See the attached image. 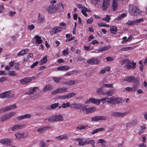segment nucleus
<instances>
[{"label":"nucleus","mask_w":147,"mask_h":147,"mask_svg":"<svg viewBox=\"0 0 147 147\" xmlns=\"http://www.w3.org/2000/svg\"><path fill=\"white\" fill-rule=\"evenodd\" d=\"M129 12L131 15L136 16L140 13L141 11L136 6H133L130 7Z\"/></svg>","instance_id":"4"},{"label":"nucleus","mask_w":147,"mask_h":147,"mask_svg":"<svg viewBox=\"0 0 147 147\" xmlns=\"http://www.w3.org/2000/svg\"><path fill=\"white\" fill-rule=\"evenodd\" d=\"M93 21V18L91 17L89 19H88L87 20V23L88 24H90Z\"/></svg>","instance_id":"63"},{"label":"nucleus","mask_w":147,"mask_h":147,"mask_svg":"<svg viewBox=\"0 0 147 147\" xmlns=\"http://www.w3.org/2000/svg\"><path fill=\"white\" fill-rule=\"evenodd\" d=\"M88 127V125L87 126H84L82 125H79L78 127H76V129H79L80 130H82V129H85L86 127Z\"/></svg>","instance_id":"52"},{"label":"nucleus","mask_w":147,"mask_h":147,"mask_svg":"<svg viewBox=\"0 0 147 147\" xmlns=\"http://www.w3.org/2000/svg\"><path fill=\"white\" fill-rule=\"evenodd\" d=\"M48 121L49 122H58L62 121L63 120V116L60 115H55L49 117L47 119Z\"/></svg>","instance_id":"2"},{"label":"nucleus","mask_w":147,"mask_h":147,"mask_svg":"<svg viewBox=\"0 0 147 147\" xmlns=\"http://www.w3.org/2000/svg\"><path fill=\"white\" fill-rule=\"evenodd\" d=\"M119 112H114L112 114V116H115L116 117H119Z\"/></svg>","instance_id":"59"},{"label":"nucleus","mask_w":147,"mask_h":147,"mask_svg":"<svg viewBox=\"0 0 147 147\" xmlns=\"http://www.w3.org/2000/svg\"><path fill=\"white\" fill-rule=\"evenodd\" d=\"M17 108L16 104H13L5 107L3 108L0 109V113H2L11 110H13L16 109Z\"/></svg>","instance_id":"7"},{"label":"nucleus","mask_w":147,"mask_h":147,"mask_svg":"<svg viewBox=\"0 0 147 147\" xmlns=\"http://www.w3.org/2000/svg\"><path fill=\"white\" fill-rule=\"evenodd\" d=\"M139 85V78H136L135 84L133 85L132 88L134 92L137 90L138 88Z\"/></svg>","instance_id":"15"},{"label":"nucleus","mask_w":147,"mask_h":147,"mask_svg":"<svg viewBox=\"0 0 147 147\" xmlns=\"http://www.w3.org/2000/svg\"><path fill=\"white\" fill-rule=\"evenodd\" d=\"M110 30L111 33L113 34H115L117 31V27L114 26H111Z\"/></svg>","instance_id":"28"},{"label":"nucleus","mask_w":147,"mask_h":147,"mask_svg":"<svg viewBox=\"0 0 147 147\" xmlns=\"http://www.w3.org/2000/svg\"><path fill=\"white\" fill-rule=\"evenodd\" d=\"M115 92V91L114 89H111L107 92H105L104 93L105 94L107 95V96H111Z\"/></svg>","instance_id":"27"},{"label":"nucleus","mask_w":147,"mask_h":147,"mask_svg":"<svg viewBox=\"0 0 147 147\" xmlns=\"http://www.w3.org/2000/svg\"><path fill=\"white\" fill-rule=\"evenodd\" d=\"M111 19L110 16L107 15L106 17L102 18V20H105L107 22H109Z\"/></svg>","instance_id":"47"},{"label":"nucleus","mask_w":147,"mask_h":147,"mask_svg":"<svg viewBox=\"0 0 147 147\" xmlns=\"http://www.w3.org/2000/svg\"><path fill=\"white\" fill-rule=\"evenodd\" d=\"M77 6L78 8L82 10L83 9L84 7L83 5L80 4H78L77 5Z\"/></svg>","instance_id":"61"},{"label":"nucleus","mask_w":147,"mask_h":147,"mask_svg":"<svg viewBox=\"0 0 147 147\" xmlns=\"http://www.w3.org/2000/svg\"><path fill=\"white\" fill-rule=\"evenodd\" d=\"M57 9V7L54 5L49 6L47 9L48 12L49 13H52L55 12Z\"/></svg>","instance_id":"9"},{"label":"nucleus","mask_w":147,"mask_h":147,"mask_svg":"<svg viewBox=\"0 0 147 147\" xmlns=\"http://www.w3.org/2000/svg\"><path fill=\"white\" fill-rule=\"evenodd\" d=\"M130 61L128 59H124L121 61V63L122 64H124L125 63H131L130 62Z\"/></svg>","instance_id":"44"},{"label":"nucleus","mask_w":147,"mask_h":147,"mask_svg":"<svg viewBox=\"0 0 147 147\" xmlns=\"http://www.w3.org/2000/svg\"><path fill=\"white\" fill-rule=\"evenodd\" d=\"M105 130V129L104 128L101 127L98 128H97L95 129H94L93 130V132H92V134H94L97 132H98V131H104Z\"/></svg>","instance_id":"34"},{"label":"nucleus","mask_w":147,"mask_h":147,"mask_svg":"<svg viewBox=\"0 0 147 147\" xmlns=\"http://www.w3.org/2000/svg\"><path fill=\"white\" fill-rule=\"evenodd\" d=\"M14 94L11 92L10 91H8L0 94V98H12L14 97Z\"/></svg>","instance_id":"3"},{"label":"nucleus","mask_w":147,"mask_h":147,"mask_svg":"<svg viewBox=\"0 0 147 147\" xmlns=\"http://www.w3.org/2000/svg\"><path fill=\"white\" fill-rule=\"evenodd\" d=\"M82 106V105L80 104L73 103L71 105L70 107L71 109H79Z\"/></svg>","instance_id":"21"},{"label":"nucleus","mask_w":147,"mask_h":147,"mask_svg":"<svg viewBox=\"0 0 147 147\" xmlns=\"http://www.w3.org/2000/svg\"><path fill=\"white\" fill-rule=\"evenodd\" d=\"M25 127V125L24 124H16L14 125L11 128V130L12 131H14L16 130L22 129Z\"/></svg>","instance_id":"11"},{"label":"nucleus","mask_w":147,"mask_h":147,"mask_svg":"<svg viewBox=\"0 0 147 147\" xmlns=\"http://www.w3.org/2000/svg\"><path fill=\"white\" fill-rule=\"evenodd\" d=\"M131 125L132 126H134L136 125L138 123V121L137 119H134L131 122H130Z\"/></svg>","instance_id":"48"},{"label":"nucleus","mask_w":147,"mask_h":147,"mask_svg":"<svg viewBox=\"0 0 147 147\" xmlns=\"http://www.w3.org/2000/svg\"><path fill=\"white\" fill-rule=\"evenodd\" d=\"M16 114V113L14 112H11L7 114L9 119L11 117L13 116Z\"/></svg>","instance_id":"57"},{"label":"nucleus","mask_w":147,"mask_h":147,"mask_svg":"<svg viewBox=\"0 0 147 147\" xmlns=\"http://www.w3.org/2000/svg\"><path fill=\"white\" fill-rule=\"evenodd\" d=\"M8 74L9 76H17L15 72L13 71H9Z\"/></svg>","instance_id":"50"},{"label":"nucleus","mask_w":147,"mask_h":147,"mask_svg":"<svg viewBox=\"0 0 147 147\" xmlns=\"http://www.w3.org/2000/svg\"><path fill=\"white\" fill-rule=\"evenodd\" d=\"M136 78H135L133 76H131L129 77H127L125 78L123 80V81H126L130 83H132L134 82H135Z\"/></svg>","instance_id":"18"},{"label":"nucleus","mask_w":147,"mask_h":147,"mask_svg":"<svg viewBox=\"0 0 147 147\" xmlns=\"http://www.w3.org/2000/svg\"><path fill=\"white\" fill-rule=\"evenodd\" d=\"M132 49V47H127L121 48V51H127L128 50H130Z\"/></svg>","instance_id":"45"},{"label":"nucleus","mask_w":147,"mask_h":147,"mask_svg":"<svg viewBox=\"0 0 147 147\" xmlns=\"http://www.w3.org/2000/svg\"><path fill=\"white\" fill-rule=\"evenodd\" d=\"M128 113V112L121 113L119 112V118L123 117L126 116Z\"/></svg>","instance_id":"43"},{"label":"nucleus","mask_w":147,"mask_h":147,"mask_svg":"<svg viewBox=\"0 0 147 147\" xmlns=\"http://www.w3.org/2000/svg\"><path fill=\"white\" fill-rule=\"evenodd\" d=\"M29 80L28 77H27L20 80V82L21 84L25 85L30 82Z\"/></svg>","instance_id":"24"},{"label":"nucleus","mask_w":147,"mask_h":147,"mask_svg":"<svg viewBox=\"0 0 147 147\" xmlns=\"http://www.w3.org/2000/svg\"><path fill=\"white\" fill-rule=\"evenodd\" d=\"M76 95V94L74 92L70 93L67 94H64L62 96H60L58 97L57 98L59 99H69L70 98L73 97Z\"/></svg>","instance_id":"5"},{"label":"nucleus","mask_w":147,"mask_h":147,"mask_svg":"<svg viewBox=\"0 0 147 147\" xmlns=\"http://www.w3.org/2000/svg\"><path fill=\"white\" fill-rule=\"evenodd\" d=\"M118 7V5L116 0H113L112 7L113 10H116Z\"/></svg>","instance_id":"31"},{"label":"nucleus","mask_w":147,"mask_h":147,"mask_svg":"<svg viewBox=\"0 0 147 147\" xmlns=\"http://www.w3.org/2000/svg\"><path fill=\"white\" fill-rule=\"evenodd\" d=\"M103 89L102 87H101L98 88L96 90V92L98 93L99 94L104 95V93L102 92Z\"/></svg>","instance_id":"42"},{"label":"nucleus","mask_w":147,"mask_h":147,"mask_svg":"<svg viewBox=\"0 0 147 147\" xmlns=\"http://www.w3.org/2000/svg\"><path fill=\"white\" fill-rule=\"evenodd\" d=\"M124 89L125 90H126L130 92H134V90L133 89V88L129 87H125L124 88Z\"/></svg>","instance_id":"54"},{"label":"nucleus","mask_w":147,"mask_h":147,"mask_svg":"<svg viewBox=\"0 0 147 147\" xmlns=\"http://www.w3.org/2000/svg\"><path fill=\"white\" fill-rule=\"evenodd\" d=\"M96 109V108L94 107H92L88 108V114L89 113H91L94 111H95Z\"/></svg>","instance_id":"41"},{"label":"nucleus","mask_w":147,"mask_h":147,"mask_svg":"<svg viewBox=\"0 0 147 147\" xmlns=\"http://www.w3.org/2000/svg\"><path fill=\"white\" fill-rule=\"evenodd\" d=\"M53 87L52 85L51 84H48L43 88L42 91L44 92L47 91L49 90H51L53 89Z\"/></svg>","instance_id":"20"},{"label":"nucleus","mask_w":147,"mask_h":147,"mask_svg":"<svg viewBox=\"0 0 147 147\" xmlns=\"http://www.w3.org/2000/svg\"><path fill=\"white\" fill-rule=\"evenodd\" d=\"M0 143L5 146L9 145L11 144V141L10 139L5 138L0 140Z\"/></svg>","instance_id":"12"},{"label":"nucleus","mask_w":147,"mask_h":147,"mask_svg":"<svg viewBox=\"0 0 147 147\" xmlns=\"http://www.w3.org/2000/svg\"><path fill=\"white\" fill-rule=\"evenodd\" d=\"M76 81H77L76 80H70L68 82H63V83L65 84L66 85H72L75 84Z\"/></svg>","instance_id":"32"},{"label":"nucleus","mask_w":147,"mask_h":147,"mask_svg":"<svg viewBox=\"0 0 147 147\" xmlns=\"http://www.w3.org/2000/svg\"><path fill=\"white\" fill-rule=\"evenodd\" d=\"M38 88L37 87H34L33 89H31L29 91L26 92L25 94H32L34 93V92L36 91Z\"/></svg>","instance_id":"33"},{"label":"nucleus","mask_w":147,"mask_h":147,"mask_svg":"<svg viewBox=\"0 0 147 147\" xmlns=\"http://www.w3.org/2000/svg\"><path fill=\"white\" fill-rule=\"evenodd\" d=\"M28 50L27 49H25L19 52L18 54V56L22 55L28 53Z\"/></svg>","instance_id":"36"},{"label":"nucleus","mask_w":147,"mask_h":147,"mask_svg":"<svg viewBox=\"0 0 147 147\" xmlns=\"http://www.w3.org/2000/svg\"><path fill=\"white\" fill-rule=\"evenodd\" d=\"M103 86L107 87L108 88H113V84H105L103 85Z\"/></svg>","instance_id":"60"},{"label":"nucleus","mask_w":147,"mask_h":147,"mask_svg":"<svg viewBox=\"0 0 147 147\" xmlns=\"http://www.w3.org/2000/svg\"><path fill=\"white\" fill-rule=\"evenodd\" d=\"M47 61V59L46 57H44L39 62V63L40 65H42L44 63H45Z\"/></svg>","instance_id":"37"},{"label":"nucleus","mask_w":147,"mask_h":147,"mask_svg":"<svg viewBox=\"0 0 147 147\" xmlns=\"http://www.w3.org/2000/svg\"><path fill=\"white\" fill-rule=\"evenodd\" d=\"M67 89L65 87L59 88L52 91L51 93L53 95H55L58 93L65 92L67 91Z\"/></svg>","instance_id":"8"},{"label":"nucleus","mask_w":147,"mask_h":147,"mask_svg":"<svg viewBox=\"0 0 147 147\" xmlns=\"http://www.w3.org/2000/svg\"><path fill=\"white\" fill-rule=\"evenodd\" d=\"M44 16L40 14V13H39L38 18V22L39 23L42 22L44 20Z\"/></svg>","instance_id":"30"},{"label":"nucleus","mask_w":147,"mask_h":147,"mask_svg":"<svg viewBox=\"0 0 147 147\" xmlns=\"http://www.w3.org/2000/svg\"><path fill=\"white\" fill-rule=\"evenodd\" d=\"M110 1L107 0H104L103 1L102 5V8L103 10H105L108 7L109 5Z\"/></svg>","instance_id":"19"},{"label":"nucleus","mask_w":147,"mask_h":147,"mask_svg":"<svg viewBox=\"0 0 147 147\" xmlns=\"http://www.w3.org/2000/svg\"><path fill=\"white\" fill-rule=\"evenodd\" d=\"M16 13V12L15 11H13L11 10L10 11L8 12L9 16L11 17H13L15 14Z\"/></svg>","instance_id":"46"},{"label":"nucleus","mask_w":147,"mask_h":147,"mask_svg":"<svg viewBox=\"0 0 147 147\" xmlns=\"http://www.w3.org/2000/svg\"><path fill=\"white\" fill-rule=\"evenodd\" d=\"M28 30L31 31L34 29L35 26L33 24H31L28 26Z\"/></svg>","instance_id":"58"},{"label":"nucleus","mask_w":147,"mask_h":147,"mask_svg":"<svg viewBox=\"0 0 147 147\" xmlns=\"http://www.w3.org/2000/svg\"><path fill=\"white\" fill-rule=\"evenodd\" d=\"M146 125L144 124H143L142 125H141L139 128L140 133L142 134L143 133L144 131V130L146 129Z\"/></svg>","instance_id":"35"},{"label":"nucleus","mask_w":147,"mask_h":147,"mask_svg":"<svg viewBox=\"0 0 147 147\" xmlns=\"http://www.w3.org/2000/svg\"><path fill=\"white\" fill-rule=\"evenodd\" d=\"M53 79L54 82L56 83H58L60 81L61 78L57 77H53Z\"/></svg>","instance_id":"51"},{"label":"nucleus","mask_w":147,"mask_h":147,"mask_svg":"<svg viewBox=\"0 0 147 147\" xmlns=\"http://www.w3.org/2000/svg\"><path fill=\"white\" fill-rule=\"evenodd\" d=\"M90 102L97 105H99L100 103V100L96 98H91L86 100L85 102V103L86 104H90Z\"/></svg>","instance_id":"6"},{"label":"nucleus","mask_w":147,"mask_h":147,"mask_svg":"<svg viewBox=\"0 0 147 147\" xmlns=\"http://www.w3.org/2000/svg\"><path fill=\"white\" fill-rule=\"evenodd\" d=\"M92 121H97L99 120H105L107 119V117L104 116H97L92 118Z\"/></svg>","instance_id":"10"},{"label":"nucleus","mask_w":147,"mask_h":147,"mask_svg":"<svg viewBox=\"0 0 147 147\" xmlns=\"http://www.w3.org/2000/svg\"><path fill=\"white\" fill-rule=\"evenodd\" d=\"M69 137L66 134L61 135L56 137V138L59 140H67L69 139Z\"/></svg>","instance_id":"23"},{"label":"nucleus","mask_w":147,"mask_h":147,"mask_svg":"<svg viewBox=\"0 0 147 147\" xmlns=\"http://www.w3.org/2000/svg\"><path fill=\"white\" fill-rule=\"evenodd\" d=\"M130 62L131 63H128L127 64H131L132 65L129 64L126 65H125L124 67L126 68H128L129 69H134L136 68V63L134 62L133 61H130Z\"/></svg>","instance_id":"16"},{"label":"nucleus","mask_w":147,"mask_h":147,"mask_svg":"<svg viewBox=\"0 0 147 147\" xmlns=\"http://www.w3.org/2000/svg\"><path fill=\"white\" fill-rule=\"evenodd\" d=\"M15 135L16 138L18 139L21 138H24L27 137V135L24 134V133L17 132L15 134Z\"/></svg>","instance_id":"17"},{"label":"nucleus","mask_w":147,"mask_h":147,"mask_svg":"<svg viewBox=\"0 0 147 147\" xmlns=\"http://www.w3.org/2000/svg\"><path fill=\"white\" fill-rule=\"evenodd\" d=\"M70 67L68 66H63L58 67L57 68V70H67L69 69Z\"/></svg>","instance_id":"29"},{"label":"nucleus","mask_w":147,"mask_h":147,"mask_svg":"<svg viewBox=\"0 0 147 147\" xmlns=\"http://www.w3.org/2000/svg\"><path fill=\"white\" fill-rule=\"evenodd\" d=\"M126 24L128 25L129 26L134 25L135 24L134 21L133 20H132L131 21H128V22H126Z\"/></svg>","instance_id":"56"},{"label":"nucleus","mask_w":147,"mask_h":147,"mask_svg":"<svg viewBox=\"0 0 147 147\" xmlns=\"http://www.w3.org/2000/svg\"><path fill=\"white\" fill-rule=\"evenodd\" d=\"M84 146L87 144H90L92 146L94 145V140L87 139L84 141Z\"/></svg>","instance_id":"25"},{"label":"nucleus","mask_w":147,"mask_h":147,"mask_svg":"<svg viewBox=\"0 0 147 147\" xmlns=\"http://www.w3.org/2000/svg\"><path fill=\"white\" fill-rule=\"evenodd\" d=\"M88 108L86 106H85L82 108V110L84 113L88 114Z\"/></svg>","instance_id":"53"},{"label":"nucleus","mask_w":147,"mask_h":147,"mask_svg":"<svg viewBox=\"0 0 147 147\" xmlns=\"http://www.w3.org/2000/svg\"><path fill=\"white\" fill-rule=\"evenodd\" d=\"M68 49H67L66 50H64L62 52V54L64 55H65L68 54Z\"/></svg>","instance_id":"62"},{"label":"nucleus","mask_w":147,"mask_h":147,"mask_svg":"<svg viewBox=\"0 0 147 147\" xmlns=\"http://www.w3.org/2000/svg\"><path fill=\"white\" fill-rule=\"evenodd\" d=\"M35 38L36 39V41L37 43L40 44L42 42V40L41 39V37L36 35L35 36Z\"/></svg>","instance_id":"39"},{"label":"nucleus","mask_w":147,"mask_h":147,"mask_svg":"<svg viewBox=\"0 0 147 147\" xmlns=\"http://www.w3.org/2000/svg\"><path fill=\"white\" fill-rule=\"evenodd\" d=\"M71 105L69 102H67L65 103H63L61 105V107L63 108H67L70 107Z\"/></svg>","instance_id":"40"},{"label":"nucleus","mask_w":147,"mask_h":147,"mask_svg":"<svg viewBox=\"0 0 147 147\" xmlns=\"http://www.w3.org/2000/svg\"><path fill=\"white\" fill-rule=\"evenodd\" d=\"M31 117V115L30 114H26L19 116L17 117V119L21 120L25 118H30Z\"/></svg>","instance_id":"22"},{"label":"nucleus","mask_w":147,"mask_h":147,"mask_svg":"<svg viewBox=\"0 0 147 147\" xmlns=\"http://www.w3.org/2000/svg\"><path fill=\"white\" fill-rule=\"evenodd\" d=\"M111 48V46L108 45L107 46L102 47L99 48L98 50L99 52H101L102 51H105L108 50Z\"/></svg>","instance_id":"26"},{"label":"nucleus","mask_w":147,"mask_h":147,"mask_svg":"<svg viewBox=\"0 0 147 147\" xmlns=\"http://www.w3.org/2000/svg\"><path fill=\"white\" fill-rule=\"evenodd\" d=\"M62 28L60 27H56L51 29L50 30V33L51 34L53 35V34L57 33L61 30Z\"/></svg>","instance_id":"13"},{"label":"nucleus","mask_w":147,"mask_h":147,"mask_svg":"<svg viewBox=\"0 0 147 147\" xmlns=\"http://www.w3.org/2000/svg\"><path fill=\"white\" fill-rule=\"evenodd\" d=\"M100 102H102L103 104L106 102L113 105L117 103H122L123 102L122 99L119 98H115L111 97L110 98L107 97H103L100 99Z\"/></svg>","instance_id":"1"},{"label":"nucleus","mask_w":147,"mask_h":147,"mask_svg":"<svg viewBox=\"0 0 147 147\" xmlns=\"http://www.w3.org/2000/svg\"><path fill=\"white\" fill-rule=\"evenodd\" d=\"M59 106V104L58 103H56L51 105L50 106V107L51 109H54L57 108Z\"/></svg>","instance_id":"55"},{"label":"nucleus","mask_w":147,"mask_h":147,"mask_svg":"<svg viewBox=\"0 0 147 147\" xmlns=\"http://www.w3.org/2000/svg\"><path fill=\"white\" fill-rule=\"evenodd\" d=\"M7 119H9L8 117L7 114H5L3 115L0 118V120L2 122H4Z\"/></svg>","instance_id":"38"},{"label":"nucleus","mask_w":147,"mask_h":147,"mask_svg":"<svg viewBox=\"0 0 147 147\" xmlns=\"http://www.w3.org/2000/svg\"><path fill=\"white\" fill-rule=\"evenodd\" d=\"M144 20V19L142 18H140L139 19H137L134 21L135 24L137 23H138L140 22H143Z\"/></svg>","instance_id":"64"},{"label":"nucleus","mask_w":147,"mask_h":147,"mask_svg":"<svg viewBox=\"0 0 147 147\" xmlns=\"http://www.w3.org/2000/svg\"><path fill=\"white\" fill-rule=\"evenodd\" d=\"M126 16V14L125 13H122L120 14L118 17L117 20H120Z\"/></svg>","instance_id":"49"},{"label":"nucleus","mask_w":147,"mask_h":147,"mask_svg":"<svg viewBox=\"0 0 147 147\" xmlns=\"http://www.w3.org/2000/svg\"><path fill=\"white\" fill-rule=\"evenodd\" d=\"M87 62L92 65H97L99 64L100 63V61L97 59H91L88 60Z\"/></svg>","instance_id":"14"}]
</instances>
